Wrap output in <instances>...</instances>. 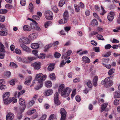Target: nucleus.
Segmentation results:
<instances>
[{"label": "nucleus", "mask_w": 120, "mask_h": 120, "mask_svg": "<svg viewBox=\"0 0 120 120\" xmlns=\"http://www.w3.org/2000/svg\"><path fill=\"white\" fill-rule=\"evenodd\" d=\"M26 0H21L20 3L21 5L24 6L26 4Z\"/></svg>", "instance_id": "obj_51"}, {"label": "nucleus", "mask_w": 120, "mask_h": 120, "mask_svg": "<svg viewBox=\"0 0 120 120\" xmlns=\"http://www.w3.org/2000/svg\"><path fill=\"white\" fill-rule=\"evenodd\" d=\"M52 9L53 11H54L55 12H58V10L56 6H55L54 7H53L52 8Z\"/></svg>", "instance_id": "obj_56"}, {"label": "nucleus", "mask_w": 120, "mask_h": 120, "mask_svg": "<svg viewBox=\"0 0 120 120\" xmlns=\"http://www.w3.org/2000/svg\"><path fill=\"white\" fill-rule=\"evenodd\" d=\"M45 16L46 18L49 20H52L53 18V15L52 12L50 11H46L45 12Z\"/></svg>", "instance_id": "obj_5"}, {"label": "nucleus", "mask_w": 120, "mask_h": 120, "mask_svg": "<svg viewBox=\"0 0 120 120\" xmlns=\"http://www.w3.org/2000/svg\"><path fill=\"white\" fill-rule=\"evenodd\" d=\"M82 60L83 62L89 64L90 62V59L86 56H83L82 58Z\"/></svg>", "instance_id": "obj_10"}, {"label": "nucleus", "mask_w": 120, "mask_h": 120, "mask_svg": "<svg viewBox=\"0 0 120 120\" xmlns=\"http://www.w3.org/2000/svg\"><path fill=\"white\" fill-rule=\"evenodd\" d=\"M7 33L4 31H0V35L6 36L7 34Z\"/></svg>", "instance_id": "obj_48"}, {"label": "nucleus", "mask_w": 120, "mask_h": 120, "mask_svg": "<svg viewBox=\"0 0 120 120\" xmlns=\"http://www.w3.org/2000/svg\"><path fill=\"white\" fill-rule=\"evenodd\" d=\"M74 6L75 11L77 12H79L80 10L79 6L76 4H74Z\"/></svg>", "instance_id": "obj_33"}, {"label": "nucleus", "mask_w": 120, "mask_h": 120, "mask_svg": "<svg viewBox=\"0 0 120 120\" xmlns=\"http://www.w3.org/2000/svg\"><path fill=\"white\" fill-rule=\"evenodd\" d=\"M39 45L37 43H32L31 45V48L34 49H36L39 47Z\"/></svg>", "instance_id": "obj_16"}, {"label": "nucleus", "mask_w": 120, "mask_h": 120, "mask_svg": "<svg viewBox=\"0 0 120 120\" xmlns=\"http://www.w3.org/2000/svg\"><path fill=\"white\" fill-rule=\"evenodd\" d=\"M19 104L21 105H23L25 104V100L23 99L20 98L19 99Z\"/></svg>", "instance_id": "obj_23"}, {"label": "nucleus", "mask_w": 120, "mask_h": 120, "mask_svg": "<svg viewBox=\"0 0 120 120\" xmlns=\"http://www.w3.org/2000/svg\"><path fill=\"white\" fill-rule=\"evenodd\" d=\"M65 3V1L64 0H60L59 3V6L62 7Z\"/></svg>", "instance_id": "obj_37"}, {"label": "nucleus", "mask_w": 120, "mask_h": 120, "mask_svg": "<svg viewBox=\"0 0 120 120\" xmlns=\"http://www.w3.org/2000/svg\"><path fill=\"white\" fill-rule=\"evenodd\" d=\"M51 23L50 21L46 22L45 24V28H47Z\"/></svg>", "instance_id": "obj_54"}, {"label": "nucleus", "mask_w": 120, "mask_h": 120, "mask_svg": "<svg viewBox=\"0 0 120 120\" xmlns=\"http://www.w3.org/2000/svg\"><path fill=\"white\" fill-rule=\"evenodd\" d=\"M32 53L33 54L36 56H38V51L36 50H33L32 51Z\"/></svg>", "instance_id": "obj_60"}, {"label": "nucleus", "mask_w": 120, "mask_h": 120, "mask_svg": "<svg viewBox=\"0 0 120 120\" xmlns=\"http://www.w3.org/2000/svg\"><path fill=\"white\" fill-rule=\"evenodd\" d=\"M38 34L37 33H34L32 34L29 35V38L31 40H33L36 39L38 36Z\"/></svg>", "instance_id": "obj_11"}, {"label": "nucleus", "mask_w": 120, "mask_h": 120, "mask_svg": "<svg viewBox=\"0 0 120 120\" xmlns=\"http://www.w3.org/2000/svg\"><path fill=\"white\" fill-rule=\"evenodd\" d=\"M98 24V22L97 20L95 19L93 20L91 22V24L93 26L97 25Z\"/></svg>", "instance_id": "obj_36"}, {"label": "nucleus", "mask_w": 120, "mask_h": 120, "mask_svg": "<svg viewBox=\"0 0 120 120\" xmlns=\"http://www.w3.org/2000/svg\"><path fill=\"white\" fill-rule=\"evenodd\" d=\"M54 56L55 58H59L61 56V54L57 52H56L54 54Z\"/></svg>", "instance_id": "obj_41"}, {"label": "nucleus", "mask_w": 120, "mask_h": 120, "mask_svg": "<svg viewBox=\"0 0 120 120\" xmlns=\"http://www.w3.org/2000/svg\"><path fill=\"white\" fill-rule=\"evenodd\" d=\"M10 67H12L13 68H16L18 67V66L17 64L13 62H11L10 64Z\"/></svg>", "instance_id": "obj_29"}, {"label": "nucleus", "mask_w": 120, "mask_h": 120, "mask_svg": "<svg viewBox=\"0 0 120 120\" xmlns=\"http://www.w3.org/2000/svg\"><path fill=\"white\" fill-rule=\"evenodd\" d=\"M14 52L18 55H21L22 53L21 51L19 49L17 48L15 49Z\"/></svg>", "instance_id": "obj_30"}, {"label": "nucleus", "mask_w": 120, "mask_h": 120, "mask_svg": "<svg viewBox=\"0 0 120 120\" xmlns=\"http://www.w3.org/2000/svg\"><path fill=\"white\" fill-rule=\"evenodd\" d=\"M32 18L33 19L36 20H39L40 19V17L37 15H33Z\"/></svg>", "instance_id": "obj_53"}, {"label": "nucleus", "mask_w": 120, "mask_h": 120, "mask_svg": "<svg viewBox=\"0 0 120 120\" xmlns=\"http://www.w3.org/2000/svg\"><path fill=\"white\" fill-rule=\"evenodd\" d=\"M7 120H12L14 118L13 114L11 112H9L6 116Z\"/></svg>", "instance_id": "obj_12"}, {"label": "nucleus", "mask_w": 120, "mask_h": 120, "mask_svg": "<svg viewBox=\"0 0 120 120\" xmlns=\"http://www.w3.org/2000/svg\"><path fill=\"white\" fill-rule=\"evenodd\" d=\"M102 64L105 67L108 69H110L111 67V66L110 64L106 65L104 63H103Z\"/></svg>", "instance_id": "obj_62"}, {"label": "nucleus", "mask_w": 120, "mask_h": 120, "mask_svg": "<svg viewBox=\"0 0 120 120\" xmlns=\"http://www.w3.org/2000/svg\"><path fill=\"white\" fill-rule=\"evenodd\" d=\"M115 15L114 13L113 12H110L107 16V18L110 21H112Z\"/></svg>", "instance_id": "obj_9"}, {"label": "nucleus", "mask_w": 120, "mask_h": 120, "mask_svg": "<svg viewBox=\"0 0 120 120\" xmlns=\"http://www.w3.org/2000/svg\"><path fill=\"white\" fill-rule=\"evenodd\" d=\"M87 86L89 88H91L92 86V84L90 81H88L87 83Z\"/></svg>", "instance_id": "obj_61"}, {"label": "nucleus", "mask_w": 120, "mask_h": 120, "mask_svg": "<svg viewBox=\"0 0 120 120\" xmlns=\"http://www.w3.org/2000/svg\"><path fill=\"white\" fill-rule=\"evenodd\" d=\"M31 65L35 69L38 70L41 68V64L40 62H37L32 64Z\"/></svg>", "instance_id": "obj_7"}, {"label": "nucleus", "mask_w": 120, "mask_h": 120, "mask_svg": "<svg viewBox=\"0 0 120 120\" xmlns=\"http://www.w3.org/2000/svg\"><path fill=\"white\" fill-rule=\"evenodd\" d=\"M23 29L24 31H30L32 28L30 26L27 25H25L23 26Z\"/></svg>", "instance_id": "obj_14"}, {"label": "nucleus", "mask_w": 120, "mask_h": 120, "mask_svg": "<svg viewBox=\"0 0 120 120\" xmlns=\"http://www.w3.org/2000/svg\"><path fill=\"white\" fill-rule=\"evenodd\" d=\"M108 103L107 102L103 103L101 105V112H102L105 110V109L107 105H108Z\"/></svg>", "instance_id": "obj_17"}, {"label": "nucleus", "mask_w": 120, "mask_h": 120, "mask_svg": "<svg viewBox=\"0 0 120 120\" xmlns=\"http://www.w3.org/2000/svg\"><path fill=\"white\" fill-rule=\"evenodd\" d=\"M111 47V46L109 44L106 45L105 46V48L106 49H109Z\"/></svg>", "instance_id": "obj_52"}, {"label": "nucleus", "mask_w": 120, "mask_h": 120, "mask_svg": "<svg viewBox=\"0 0 120 120\" xmlns=\"http://www.w3.org/2000/svg\"><path fill=\"white\" fill-rule=\"evenodd\" d=\"M38 84L37 86L35 87V89L37 90H38L39 89L41 88L43 86L42 83H38Z\"/></svg>", "instance_id": "obj_26"}, {"label": "nucleus", "mask_w": 120, "mask_h": 120, "mask_svg": "<svg viewBox=\"0 0 120 120\" xmlns=\"http://www.w3.org/2000/svg\"><path fill=\"white\" fill-rule=\"evenodd\" d=\"M26 107V105H21L19 108L20 111L21 112H23L25 109Z\"/></svg>", "instance_id": "obj_27"}, {"label": "nucleus", "mask_w": 120, "mask_h": 120, "mask_svg": "<svg viewBox=\"0 0 120 120\" xmlns=\"http://www.w3.org/2000/svg\"><path fill=\"white\" fill-rule=\"evenodd\" d=\"M27 59L29 60L32 61L35 60L36 58L34 57L28 56L27 57Z\"/></svg>", "instance_id": "obj_50"}, {"label": "nucleus", "mask_w": 120, "mask_h": 120, "mask_svg": "<svg viewBox=\"0 0 120 120\" xmlns=\"http://www.w3.org/2000/svg\"><path fill=\"white\" fill-rule=\"evenodd\" d=\"M114 97L115 98H119L120 97V92L116 91L114 93Z\"/></svg>", "instance_id": "obj_22"}, {"label": "nucleus", "mask_w": 120, "mask_h": 120, "mask_svg": "<svg viewBox=\"0 0 120 120\" xmlns=\"http://www.w3.org/2000/svg\"><path fill=\"white\" fill-rule=\"evenodd\" d=\"M110 77L106 78L104 80H102L101 82V84L104 85V86L106 87H109L112 86L113 83L112 81L110 80L109 78Z\"/></svg>", "instance_id": "obj_3"}, {"label": "nucleus", "mask_w": 120, "mask_h": 120, "mask_svg": "<svg viewBox=\"0 0 120 120\" xmlns=\"http://www.w3.org/2000/svg\"><path fill=\"white\" fill-rule=\"evenodd\" d=\"M60 112L61 116H66L67 112L65 109L63 108H61L60 110Z\"/></svg>", "instance_id": "obj_18"}, {"label": "nucleus", "mask_w": 120, "mask_h": 120, "mask_svg": "<svg viewBox=\"0 0 120 120\" xmlns=\"http://www.w3.org/2000/svg\"><path fill=\"white\" fill-rule=\"evenodd\" d=\"M36 111V110L35 109H33L32 110L29 111L27 112V114L29 115H31L34 113Z\"/></svg>", "instance_id": "obj_38"}, {"label": "nucleus", "mask_w": 120, "mask_h": 120, "mask_svg": "<svg viewBox=\"0 0 120 120\" xmlns=\"http://www.w3.org/2000/svg\"><path fill=\"white\" fill-rule=\"evenodd\" d=\"M76 89H74L72 92V93L71 95V97L72 99L75 94Z\"/></svg>", "instance_id": "obj_40"}, {"label": "nucleus", "mask_w": 120, "mask_h": 120, "mask_svg": "<svg viewBox=\"0 0 120 120\" xmlns=\"http://www.w3.org/2000/svg\"><path fill=\"white\" fill-rule=\"evenodd\" d=\"M59 96L57 92L55 93L54 95V99L58 98Z\"/></svg>", "instance_id": "obj_63"}, {"label": "nucleus", "mask_w": 120, "mask_h": 120, "mask_svg": "<svg viewBox=\"0 0 120 120\" xmlns=\"http://www.w3.org/2000/svg\"><path fill=\"white\" fill-rule=\"evenodd\" d=\"M47 117V116L45 114L43 115L41 117V120H45Z\"/></svg>", "instance_id": "obj_64"}, {"label": "nucleus", "mask_w": 120, "mask_h": 120, "mask_svg": "<svg viewBox=\"0 0 120 120\" xmlns=\"http://www.w3.org/2000/svg\"><path fill=\"white\" fill-rule=\"evenodd\" d=\"M66 62L64 60H63L61 61L60 64V67H63L65 64Z\"/></svg>", "instance_id": "obj_55"}, {"label": "nucleus", "mask_w": 120, "mask_h": 120, "mask_svg": "<svg viewBox=\"0 0 120 120\" xmlns=\"http://www.w3.org/2000/svg\"><path fill=\"white\" fill-rule=\"evenodd\" d=\"M68 13L67 11H65L64 14L63 18L68 20Z\"/></svg>", "instance_id": "obj_31"}, {"label": "nucleus", "mask_w": 120, "mask_h": 120, "mask_svg": "<svg viewBox=\"0 0 120 120\" xmlns=\"http://www.w3.org/2000/svg\"><path fill=\"white\" fill-rule=\"evenodd\" d=\"M30 79L26 80L25 82V84L26 85H29V83L31 82V77H30Z\"/></svg>", "instance_id": "obj_43"}, {"label": "nucleus", "mask_w": 120, "mask_h": 120, "mask_svg": "<svg viewBox=\"0 0 120 120\" xmlns=\"http://www.w3.org/2000/svg\"><path fill=\"white\" fill-rule=\"evenodd\" d=\"M5 19V18L4 16L0 15V21L3 22L4 21Z\"/></svg>", "instance_id": "obj_59"}, {"label": "nucleus", "mask_w": 120, "mask_h": 120, "mask_svg": "<svg viewBox=\"0 0 120 120\" xmlns=\"http://www.w3.org/2000/svg\"><path fill=\"white\" fill-rule=\"evenodd\" d=\"M25 92V91L24 90H23L22 91H21L20 92H18V95L17 96V97L18 98H19L20 95H21L22 94H23Z\"/></svg>", "instance_id": "obj_49"}, {"label": "nucleus", "mask_w": 120, "mask_h": 120, "mask_svg": "<svg viewBox=\"0 0 120 120\" xmlns=\"http://www.w3.org/2000/svg\"><path fill=\"white\" fill-rule=\"evenodd\" d=\"M45 54H42V53H40V56L38 57L40 59H43L45 58Z\"/></svg>", "instance_id": "obj_44"}, {"label": "nucleus", "mask_w": 120, "mask_h": 120, "mask_svg": "<svg viewBox=\"0 0 120 120\" xmlns=\"http://www.w3.org/2000/svg\"><path fill=\"white\" fill-rule=\"evenodd\" d=\"M10 95V93L9 92H6L3 95V98L4 103L5 104H8L11 102L15 103L17 102L16 98L14 97L9 99V97Z\"/></svg>", "instance_id": "obj_2"}, {"label": "nucleus", "mask_w": 120, "mask_h": 120, "mask_svg": "<svg viewBox=\"0 0 120 120\" xmlns=\"http://www.w3.org/2000/svg\"><path fill=\"white\" fill-rule=\"evenodd\" d=\"M97 37L98 39L99 40H101L102 41H104L105 40L104 39V38H101L103 37V36L102 35L100 34H98L97 36Z\"/></svg>", "instance_id": "obj_39"}, {"label": "nucleus", "mask_w": 120, "mask_h": 120, "mask_svg": "<svg viewBox=\"0 0 120 120\" xmlns=\"http://www.w3.org/2000/svg\"><path fill=\"white\" fill-rule=\"evenodd\" d=\"M54 102L57 105H59L60 104V102L59 100V98L54 99Z\"/></svg>", "instance_id": "obj_32"}, {"label": "nucleus", "mask_w": 120, "mask_h": 120, "mask_svg": "<svg viewBox=\"0 0 120 120\" xmlns=\"http://www.w3.org/2000/svg\"><path fill=\"white\" fill-rule=\"evenodd\" d=\"M46 78V75H43L42 73H39L36 74L35 79L38 81V83H42L45 80Z\"/></svg>", "instance_id": "obj_4"}, {"label": "nucleus", "mask_w": 120, "mask_h": 120, "mask_svg": "<svg viewBox=\"0 0 120 120\" xmlns=\"http://www.w3.org/2000/svg\"><path fill=\"white\" fill-rule=\"evenodd\" d=\"M34 8L33 5L32 3H30L29 6V8L30 9V11L31 12H32Z\"/></svg>", "instance_id": "obj_28"}, {"label": "nucleus", "mask_w": 120, "mask_h": 120, "mask_svg": "<svg viewBox=\"0 0 120 120\" xmlns=\"http://www.w3.org/2000/svg\"><path fill=\"white\" fill-rule=\"evenodd\" d=\"M49 77L52 80H54L55 78V74L54 73L51 74L49 75Z\"/></svg>", "instance_id": "obj_42"}, {"label": "nucleus", "mask_w": 120, "mask_h": 120, "mask_svg": "<svg viewBox=\"0 0 120 120\" xmlns=\"http://www.w3.org/2000/svg\"><path fill=\"white\" fill-rule=\"evenodd\" d=\"M52 85V83L50 81H48L46 82L45 83V86L47 88H49L51 87Z\"/></svg>", "instance_id": "obj_21"}, {"label": "nucleus", "mask_w": 120, "mask_h": 120, "mask_svg": "<svg viewBox=\"0 0 120 120\" xmlns=\"http://www.w3.org/2000/svg\"><path fill=\"white\" fill-rule=\"evenodd\" d=\"M5 7L7 8L11 9L13 8L12 6L10 4H7L5 5Z\"/></svg>", "instance_id": "obj_57"}, {"label": "nucleus", "mask_w": 120, "mask_h": 120, "mask_svg": "<svg viewBox=\"0 0 120 120\" xmlns=\"http://www.w3.org/2000/svg\"><path fill=\"white\" fill-rule=\"evenodd\" d=\"M53 92V90L52 89H49L45 91V94L46 96H48L51 95Z\"/></svg>", "instance_id": "obj_15"}, {"label": "nucleus", "mask_w": 120, "mask_h": 120, "mask_svg": "<svg viewBox=\"0 0 120 120\" xmlns=\"http://www.w3.org/2000/svg\"><path fill=\"white\" fill-rule=\"evenodd\" d=\"M35 102L33 99L31 100L27 104V107L28 108L32 107L35 103Z\"/></svg>", "instance_id": "obj_19"}, {"label": "nucleus", "mask_w": 120, "mask_h": 120, "mask_svg": "<svg viewBox=\"0 0 120 120\" xmlns=\"http://www.w3.org/2000/svg\"><path fill=\"white\" fill-rule=\"evenodd\" d=\"M20 46L24 51L28 53L30 52L31 50L30 49L24 44H21Z\"/></svg>", "instance_id": "obj_8"}, {"label": "nucleus", "mask_w": 120, "mask_h": 120, "mask_svg": "<svg viewBox=\"0 0 120 120\" xmlns=\"http://www.w3.org/2000/svg\"><path fill=\"white\" fill-rule=\"evenodd\" d=\"M52 45L51 44L46 45L44 51L45 52H46L47 50V49L51 47Z\"/></svg>", "instance_id": "obj_34"}, {"label": "nucleus", "mask_w": 120, "mask_h": 120, "mask_svg": "<svg viewBox=\"0 0 120 120\" xmlns=\"http://www.w3.org/2000/svg\"><path fill=\"white\" fill-rule=\"evenodd\" d=\"M120 103V100L118 99H116L114 101V104L115 105H117Z\"/></svg>", "instance_id": "obj_46"}, {"label": "nucleus", "mask_w": 120, "mask_h": 120, "mask_svg": "<svg viewBox=\"0 0 120 120\" xmlns=\"http://www.w3.org/2000/svg\"><path fill=\"white\" fill-rule=\"evenodd\" d=\"M0 51L3 52H5V47L3 44L1 43H0Z\"/></svg>", "instance_id": "obj_25"}, {"label": "nucleus", "mask_w": 120, "mask_h": 120, "mask_svg": "<svg viewBox=\"0 0 120 120\" xmlns=\"http://www.w3.org/2000/svg\"><path fill=\"white\" fill-rule=\"evenodd\" d=\"M67 20L63 18V19H62L60 20L58 22L60 24H64L67 22Z\"/></svg>", "instance_id": "obj_24"}, {"label": "nucleus", "mask_w": 120, "mask_h": 120, "mask_svg": "<svg viewBox=\"0 0 120 120\" xmlns=\"http://www.w3.org/2000/svg\"><path fill=\"white\" fill-rule=\"evenodd\" d=\"M28 40V38H25L22 37L20 38L19 40V42L21 44H28L29 43L28 42H26V41H27Z\"/></svg>", "instance_id": "obj_13"}, {"label": "nucleus", "mask_w": 120, "mask_h": 120, "mask_svg": "<svg viewBox=\"0 0 120 120\" xmlns=\"http://www.w3.org/2000/svg\"><path fill=\"white\" fill-rule=\"evenodd\" d=\"M8 11L6 9H1L0 10V14H5Z\"/></svg>", "instance_id": "obj_47"}, {"label": "nucleus", "mask_w": 120, "mask_h": 120, "mask_svg": "<svg viewBox=\"0 0 120 120\" xmlns=\"http://www.w3.org/2000/svg\"><path fill=\"white\" fill-rule=\"evenodd\" d=\"M55 64H50L48 66V69L49 71H51L53 70Z\"/></svg>", "instance_id": "obj_20"}, {"label": "nucleus", "mask_w": 120, "mask_h": 120, "mask_svg": "<svg viewBox=\"0 0 120 120\" xmlns=\"http://www.w3.org/2000/svg\"><path fill=\"white\" fill-rule=\"evenodd\" d=\"M72 52V51L71 50H69L67 51L66 53L64 54L62 56V58L63 59H69L70 57L68 56H70Z\"/></svg>", "instance_id": "obj_6"}, {"label": "nucleus", "mask_w": 120, "mask_h": 120, "mask_svg": "<svg viewBox=\"0 0 120 120\" xmlns=\"http://www.w3.org/2000/svg\"><path fill=\"white\" fill-rule=\"evenodd\" d=\"M65 85L63 84H61L59 87L58 92L59 93L61 92V96L64 97H68L71 91V89L68 87L64 89Z\"/></svg>", "instance_id": "obj_1"}, {"label": "nucleus", "mask_w": 120, "mask_h": 120, "mask_svg": "<svg viewBox=\"0 0 120 120\" xmlns=\"http://www.w3.org/2000/svg\"><path fill=\"white\" fill-rule=\"evenodd\" d=\"M115 69L113 68H112L110 69L108 72V74L109 75H112L113 73H114Z\"/></svg>", "instance_id": "obj_35"}, {"label": "nucleus", "mask_w": 120, "mask_h": 120, "mask_svg": "<svg viewBox=\"0 0 120 120\" xmlns=\"http://www.w3.org/2000/svg\"><path fill=\"white\" fill-rule=\"evenodd\" d=\"M17 59L18 61L19 62L22 61L23 63H25L26 62V61L23 60L21 57H17Z\"/></svg>", "instance_id": "obj_58"}, {"label": "nucleus", "mask_w": 120, "mask_h": 120, "mask_svg": "<svg viewBox=\"0 0 120 120\" xmlns=\"http://www.w3.org/2000/svg\"><path fill=\"white\" fill-rule=\"evenodd\" d=\"M71 28V27L70 26H66L64 27V29L65 31L66 32H67V33H68V31L70 30Z\"/></svg>", "instance_id": "obj_45"}]
</instances>
